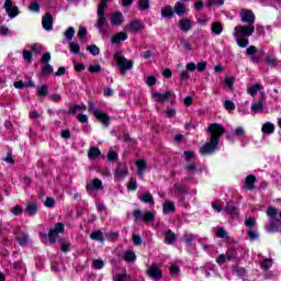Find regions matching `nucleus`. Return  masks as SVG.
Here are the masks:
<instances>
[{
	"label": "nucleus",
	"mask_w": 281,
	"mask_h": 281,
	"mask_svg": "<svg viewBox=\"0 0 281 281\" xmlns=\"http://www.w3.org/2000/svg\"><path fill=\"white\" fill-rule=\"evenodd\" d=\"M36 91H37L38 98H47V95H49V90L47 86H38L36 88Z\"/></svg>",
	"instance_id": "7c9ffc66"
},
{
	"label": "nucleus",
	"mask_w": 281,
	"mask_h": 281,
	"mask_svg": "<svg viewBox=\"0 0 281 281\" xmlns=\"http://www.w3.org/2000/svg\"><path fill=\"white\" fill-rule=\"evenodd\" d=\"M243 23H256V15L251 10L243 9L239 13Z\"/></svg>",
	"instance_id": "9d476101"
},
{
	"label": "nucleus",
	"mask_w": 281,
	"mask_h": 281,
	"mask_svg": "<svg viewBox=\"0 0 281 281\" xmlns=\"http://www.w3.org/2000/svg\"><path fill=\"white\" fill-rule=\"evenodd\" d=\"M225 3V0H209L206 3L207 8H212V5H223Z\"/></svg>",
	"instance_id": "4d7b16f0"
},
{
	"label": "nucleus",
	"mask_w": 281,
	"mask_h": 281,
	"mask_svg": "<svg viewBox=\"0 0 281 281\" xmlns=\"http://www.w3.org/2000/svg\"><path fill=\"white\" fill-rule=\"evenodd\" d=\"M145 82L148 87H155V85H157V78L155 76H149L146 78Z\"/></svg>",
	"instance_id": "6e6d98bb"
},
{
	"label": "nucleus",
	"mask_w": 281,
	"mask_h": 281,
	"mask_svg": "<svg viewBox=\"0 0 281 281\" xmlns=\"http://www.w3.org/2000/svg\"><path fill=\"white\" fill-rule=\"evenodd\" d=\"M179 27L182 32H190L192 30V22L188 19H182L179 22Z\"/></svg>",
	"instance_id": "b1692460"
},
{
	"label": "nucleus",
	"mask_w": 281,
	"mask_h": 281,
	"mask_svg": "<svg viewBox=\"0 0 281 281\" xmlns=\"http://www.w3.org/2000/svg\"><path fill=\"white\" fill-rule=\"evenodd\" d=\"M160 14L162 19H172L175 16V10L171 5H166L161 9Z\"/></svg>",
	"instance_id": "4be33fe9"
},
{
	"label": "nucleus",
	"mask_w": 281,
	"mask_h": 281,
	"mask_svg": "<svg viewBox=\"0 0 281 281\" xmlns=\"http://www.w3.org/2000/svg\"><path fill=\"white\" fill-rule=\"evenodd\" d=\"M128 177V168L119 167L115 171L114 179H126Z\"/></svg>",
	"instance_id": "5701e85b"
},
{
	"label": "nucleus",
	"mask_w": 281,
	"mask_h": 281,
	"mask_svg": "<svg viewBox=\"0 0 281 281\" xmlns=\"http://www.w3.org/2000/svg\"><path fill=\"white\" fill-rule=\"evenodd\" d=\"M99 155H102V151L98 147H90L88 150V158L91 160L98 159Z\"/></svg>",
	"instance_id": "cd10ccee"
},
{
	"label": "nucleus",
	"mask_w": 281,
	"mask_h": 281,
	"mask_svg": "<svg viewBox=\"0 0 281 281\" xmlns=\"http://www.w3.org/2000/svg\"><path fill=\"white\" fill-rule=\"evenodd\" d=\"M11 214H13L14 216H21V214H23V209L20 205H15L11 210Z\"/></svg>",
	"instance_id": "bf43d9fd"
},
{
	"label": "nucleus",
	"mask_w": 281,
	"mask_h": 281,
	"mask_svg": "<svg viewBox=\"0 0 281 281\" xmlns=\"http://www.w3.org/2000/svg\"><path fill=\"white\" fill-rule=\"evenodd\" d=\"M87 50L92 54V56H99L100 55V47H98L95 44L87 46Z\"/></svg>",
	"instance_id": "79ce46f5"
},
{
	"label": "nucleus",
	"mask_w": 281,
	"mask_h": 281,
	"mask_svg": "<svg viewBox=\"0 0 281 281\" xmlns=\"http://www.w3.org/2000/svg\"><path fill=\"white\" fill-rule=\"evenodd\" d=\"M247 235L250 240H258V232L248 229Z\"/></svg>",
	"instance_id": "680f3d73"
},
{
	"label": "nucleus",
	"mask_w": 281,
	"mask_h": 281,
	"mask_svg": "<svg viewBox=\"0 0 281 281\" xmlns=\"http://www.w3.org/2000/svg\"><path fill=\"white\" fill-rule=\"evenodd\" d=\"M147 276L151 278L153 280H160L162 278L164 273L161 272V268L158 265H151L147 269Z\"/></svg>",
	"instance_id": "6e6552de"
},
{
	"label": "nucleus",
	"mask_w": 281,
	"mask_h": 281,
	"mask_svg": "<svg viewBox=\"0 0 281 281\" xmlns=\"http://www.w3.org/2000/svg\"><path fill=\"white\" fill-rule=\"evenodd\" d=\"M16 240L21 245V247H25V245H27V241L30 240V238H29L27 234L19 233Z\"/></svg>",
	"instance_id": "2f4dec72"
},
{
	"label": "nucleus",
	"mask_w": 281,
	"mask_h": 281,
	"mask_svg": "<svg viewBox=\"0 0 281 281\" xmlns=\"http://www.w3.org/2000/svg\"><path fill=\"white\" fill-rule=\"evenodd\" d=\"M69 49L72 54H80V45H78V43L71 42L69 45Z\"/></svg>",
	"instance_id": "864d4df0"
},
{
	"label": "nucleus",
	"mask_w": 281,
	"mask_h": 281,
	"mask_svg": "<svg viewBox=\"0 0 281 281\" xmlns=\"http://www.w3.org/2000/svg\"><path fill=\"white\" fill-rule=\"evenodd\" d=\"M212 207L215 210V212H223V205H221V202L218 201L212 202Z\"/></svg>",
	"instance_id": "0e129e2a"
},
{
	"label": "nucleus",
	"mask_w": 281,
	"mask_h": 281,
	"mask_svg": "<svg viewBox=\"0 0 281 281\" xmlns=\"http://www.w3.org/2000/svg\"><path fill=\"white\" fill-rule=\"evenodd\" d=\"M256 183V176H248L246 178L247 190H254V184Z\"/></svg>",
	"instance_id": "c9c22d12"
},
{
	"label": "nucleus",
	"mask_w": 281,
	"mask_h": 281,
	"mask_svg": "<svg viewBox=\"0 0 281 281\" xmlns=\"http://www.w3.org/2000/svg\"><path fill=\"white\" fill-rule=\"evenodd\" d=\"M104 9L97 10L98 19L94 27H97V30H100V32H102V30H104V25H106V18H104Z\"/></svg>",
	"instance_id": "ddd939ff"
},
{
	"label": "nucleus",
	"mask_w": 281,
	"mask_h": 281,
	"mask_svg": "<svg viewBox=\"0 0 281 281\" xmlns=\"http://www.w3.org/2000/svg\"><path fill=\"white\" fill-rule=\"evenodd\" d=\"M254 32H256V26H254V24L238 25L234 30V36L235 38H248Z\"/></svg>",
	"instance_id": "f03ea898"
},
{
	"label": "nucleus",
	"mask_w": 281,
	"mask_h": 281,
	"mask_svg": "<svg viewBox=\"0 0 281 281\" xmlns=\"http://www.w3.org/2000/svg\"><path fill=\"white\" fill-rule=\"evenodd\" d=\"M88 69L90 74H100V71H102V66H100V64H93Z\"/></svg>",
	"instance_id": "09e8293b"
},
{
	"label": "nucleus",
	"mask_w": 281,
	"mask_h": 281,
	"mask_svg": "<svg viewBox=\"0 0 281 281\" xmlns=\"http://www.w3.org/2000/svg\"><path fill=\"white\" fill-rule=\"evenodd\" d=\"M177 240V235L172 231H167L165 233V243L167 245H172Z\"/></svg>",
	"instance_id": "c756f323"
},
{
	"label": "nucleus",
	"mask_w": 281,
	"mask_h": 281,
	"mask_svg": "<svg viewBox=\"0 0 281 281\" xmlns=\"http://www.w3.org/2000/svg\"><path fill=\"white\" fill-rule=\"evenodd\" d=\"M127 190L135 192V190H137V180L132 178L127 183Z\"/></svg>",
	"instance_id": "8fccbe9b"
},
{
	"label": "nucleus",
	"mask_w": 281,
	"mask_h": 281,
	"mask_svg": "<svg viewBox=\"0 0 281 281\" xmlns=\"http://www.w3.org/2000/svg\"><path fill=\"white\" fill-rule=\"evenodd\" d=\"M65 232V224L57 223L53 228L49 229L48 240L49 243H56V238H58V234H63Z\"/></svg>",
	"instance_id": "39448f33"
},
{
	"label": "nucleus",
	"mask_w": 281,
	"mask_h": 281,
	"mask_svg": "<svg viewBox=\"0 0 281 281\" xmlns=\"http://www.w3.org/2000/svg\"><path fill=\"white\" fill-rule=\"evenodd\" d=\"M13 87L15 89H24V87H34V81L30 80L27 83H24L23 81H15L13 83Z\"/></svg>",
	"instance_id": "72a5a7b5"
},
{
	"label": "nucleus",
	"mask_w": 281,
	"mask_h": 281,
	"mask_svg": "<svg viewBox=\"0 0 281 281\" xmlns=\"http://www.w3.org/2000/svg\"><path fill=\"white\" fill-rule=\"evenodd\" d=\"M78 111H87V105L85 103H81L79 105H72L70 108V113H72V115H76Z\"/></svg>",
	"instance_id": "58836bf2"
},
{
	"label": "nucleus",
	"mask_w": 281,
	"mask_h": 281,
	"mask_svg": "<svg viewBox=\"0 0 281 281\" xmlns=\"http://www.w3.org/2000/svg\"><path fill=\"white\" fill-rule=\"evenodd\" d=\"M170 91H167L166 93H159V92H153L151 98L155 102H166L167 100H170Z\"/></svg>",
	"instance_id": "a211bd4d"
},
{
	"label": "nucleus",
	"mask_w": 281,
	"mask_h": 281,
	"mask_svg": "<svg viewBox=\"0 0 281 281\" xmlns=\"http://www.w3.org/2000/svg\"><path fill=\"white\" fill-rule=\"evenodd\" d=\"M89 111L90 113H93L94 117H97L99 122H102L103 126H109V124H111V117L106 113L100 112L93 106H91Z\"/></svg>",
	"instance_id": "0eeeda50"
},
{
	"label": "nucleus",
	"mask_w": 281,
	"mask_h": 281,
	"mask_svg": "<svg viewBox=\"0 0 281 281\" xmlns=\"http://www.w3.org/2000/svg\"><path fill=\"white\" fill-rule=\"evenodd\" d=\"M224 109H225L226 111H235V110H236V104H235L234 101H232V100H226V101L224 102Z\"/></svg>",
	"instance_id": "a18cd8bd"
},
{
	"label": "nucleus",
	"mask_w": 281,
	"mask_h": 281,
	"mask_svg": "<svg viewBox=\"0 0 281 281\" xmlns=\"http://www.w3.org/2000/svg\"><path fill=\"white\" fill-rule=\"evenodd\" d=\"M225 86L228 87V89H234V78L232 77H226L224 79Z\"/></svg>",
	"instance_id": "e2e57ef3"
},
{
	"label": "nucleus",
	"mask_w": 281,
	"mask_h": 281,
	"mask_svg": "<svg viewBox=\"0 0 281 281\" xmlns=\"http://www.w3.org/2000/svg\"><path fill=\"white\" fill-rule=\"evenodd\" d=\"M42 25L46 32H52L54 30V18H52V14L46 13L42 19Z\"/></svg>",
	"instance_id": "4468645a"
},
{
	"label": "nucleus",
	"mask_w": 281,
	"mask_h": 281,
	"mask_svg": "<svg viewBox=\"0 0 281 281\" xmlns=\"http://www.w3.org/2000/svg\"><path fill=\"white\" fill-rule=\"evenodd\" d=\"M267 104V93L265 91H261V98L258 101H255L250 109L254 113H260V111L265 110V105Z\"/></svg>",
	"instance_id": "423d86ee"
},
{
	"label": "nucleus",
	"mask_w": 281,
	"mask_h": 281,
	"mask_svg": "<svg viewBox=\"0 0 281 281\" xmlns=\"http://www.w3.org/2000/svg\"><path fill=\"white\" fill-rule=\"evenodd\" d=\"M102 180L94 178L87 184V192L91 194V192H98L100 190H103Z\"/></svg>",
	"instance_id": "9b49d317"
},
{
	"label": "nucleus",
	"mask_w": 281,
	"mask_h": 281,
	"mask_svg": "<svg viewBox=\"0 0 281 281\" xmlns=\"http://www.w3.org/2000/svg\"><path fill=\"white\" fill-rule=\"evenodd\" d=\"M138 199L143 203H147V205H155V199L153 198V194L148 191L143 194H139Z\"/></svg>",
	"instance_id": "aec40b11"
},
{
	"label": "nucleus",
	"mask_w": 281,
	"mask_h": 281,
	"mask_svg": "<svg viewBox=\"0 0 281 281\" xmlns=\"http://www.w3.org/2000/svg\"><path fill=\"white\" fill-rule=\"evenodd\" d=\"M136 168H137V175L140 179H144V172L148 170V165L146 164V160L138 159L136 160Z\"/></svg>",
	"instance_id": "f3484780"
},
{
	"label": "nucleus",
	"mask_w": 281,
	"mask_h": 281,
	"mask_svg": "<svg viewBox=\"0 0 281 281\" xmlns=\"http://www.w3.org/2000/svg\"><path fill=\"white\" fill-rule=\"evenodd\" d=\"M75 35L76 30L74 29V26L68 27L67 31L64 33V36H66V41H72Z\"/></svg>",
	"instance_id": "4c0bfd02"
},
{
	"label": "nucleus",
	"mask_w": 281,
	"mask_h": 281,
	"mask_svg": "<svg viewBox=\"0 0 281 281\" xmlns=\"http://www.w3.org/2000/svg\"><path fill=\"white\" fill-rule=\"evenodd\" d=\"M102 231L93 232L90 236L92 240H99V243H104V237Z\"/></svg>",
	"instance_id": "e433bc0d"
},
{
	"label": "nucleus",
	"mask_w": 281,
	"mask_h": 281,
	"mask_svg": "<svg viewBox=\"0 0 281 281\" xmlns=\"http://www.w3.org/2000/svg\"><path fill=\"white\" fill-rule=\"evenodd\" d=\"M266 63L270 67H278V58L276 56H268L266 58Z\"/></svg>",
	"instance_id": "37998d69"
},
{
	"label": "nucleus",
	"mask_w": 281,
	"mask_h": 281,
	"mask_svg": "<svg viewBox=\"0 0 281 281\" xmlns=\"http://www.w3.org/2000/svg\"><path fill=\"white\" fill-rule=\"evenodd\" d=\"M114 58L121 74H126L128 69H133V61L126 59L122 53H115Z\"/></svg>",
	"instance_id": "7ed1b4c3"
},
{
	"label": "nucleus",
	"mask_w": 281,
	"mask_h": 281,
	"mask_svg": "<svg viewBox=\"0 0 281 281\" xmlns=\"http://www.w3.org/2000/svg\"><path fill=\"white\" fill-rule=\"evenodd\" d=\"M272 266H273V259H265L261 263V269H263V271H267L271 269Z\"/></svg>",
	"instance_id": "c03bdc74"
},
{
	"label": "nucleus",
	"mask_w": 281,
	"mask_h": 281,
	"mask_svg": "<svg viewBox=\"0 0 281 281\" xmlns=\"http://www.w3.org/2000/svg\"><path fill=\"white\" fill-rule=\"evenodd\" d=\"M278 214H280V212L273 206L269 207L267 211V216H269V218L272 221H276V216H278Z\"/></svg>",
	"instance_id": "ea45409f"
},
{
	"label": "nucleus",
	"mask_w": 281,
	"mask_h": 281,
	"mask_svg": "<svg viewBox=\"0 0 281 281\" xmlns=\"http://www.w3.org/2000/svg\"><path fill=\"white\" fill-rule=\"evenodd\" d=\"M77 36L79 41H85V38L87 37V27L80 26Z\"/></svg>",
	"instance_id": "de8ad7c7"
},
{
	"label": "nucleus",
	"mask_w": 281,
	"mask_h": 281,
	"mask_svg": "<svg viewBox=\"0 0 281 281\" xmlns=\"http://www.w3.org/2000/svg\"><path fill=\"white\" fill-rule=\"evenodd\" d=\"M180 46L182 47V49L184 52H192V44H190V42H188V40H182L180 42Z\"/></svg>",
	"instance_id": "49530a36"
},
{
	"label": "nucleus",
	"mask_w": 281,
	"mask_h": 281,
	"mask_svg": "<svg viewBox=\"0 0 281 281\" xmlns=\"http://www.w3.org/2000/svg\"><path fill=\"white\" fill-rule=\"evenodd\" d=\"M209 133H211V140L200 148L201 155H212L216 150L221 135L225 133V127L221 124L213 123L209 126Z\"/></svg>",
	"instance_id": "f257e3e1"
},
{
	"label": "nucleus",
	"mask_w": 281,
	"mask_h": 281,
	"mask_svg": "<svg viewBox=\"0 0 281 281\" xmlns=\"http://www.w3.org/2000/svg\"><path fill=\"white\" fill-rule=\"evenodd\" d=\"M235 38L239 47H247V45H249V40L245 37H235Z\"/></svg>",
	"instance_id": "3c124183"
},
{
	"label": "nucleus",
	"mask_w": 281,
	"mask_h": 281,
	"mask_svg": "<svg viewBox=\"0 0 281 281\" xmlns=\"http://www.w3.org/2000/svg\"><path fill=\"white\" fill-rule=\"evenodd\" d=\"M92 267L94 269H103L104 268V261L102 259H94L92 261Z\"/></svg>",
	"instance_id": "5fc2aeb1"
},
{
	"label": "nucleus",
	"mask_w": 281,
	"mask_h": 281,
	"mask_svg": "<svg viewBox=\"0 0 281 281\" xmlns=\"http://www.w3.org/2000/svg\"><path fill=\"white\" fill-rule=\"evenodd\" d=\"M128 40V33L121 31L119 33H116L115 35L112 36L111 38V43L113 45H120V43L127 41Z\"/></svg>",
	"instance_id": "2eb2a0df"
},
{
	"label": "nucleus",
	"mask_w": 281,
	"mask_h": 281,
	"mask_svg": "<svg viewBox=\"0 0 281 281\" xmlns=\"http://www.w3.org/2000/svg\"><path fill=\"white\" fill-rule=\"evenodd\" d=\"M124 30H128L130 32H133V34H137L144 30V24H142V21L139 20H134L125 25Z\"/></svg>",
	"instance_id": "f8f14e48"
},
{
	"label": "nucleus",
	"mask_w": 281,
	"mask_h": 281,
	"mask_svg": "<svg viewBox=\"0 0 281 281\" xmlns=\"http://www.w3.org/2000/svg\"><path fill=\"white\" fill-rule=\"evenodd\" d=\"M4 10L11 19L19 16V8L12 3V0L4 1Z\"/></svg>",
	"instance_id": "1a4fd4ad"
},
{
	"label": "nucleus",
	"mask_w": 281,
	"mask_h": 281,
	"mask_svg": "<svg viewBox=\"0 0 281 281\" xmlns=\"http://www.w3.org/2000/svg\"><path fill=\"white\" fill-rule=\"evenodd\" d=\"M110 21L112 25H122V23H124V15L122 14V12H114L111 14Z\"/></svg>",
	"instance_id": "6ab92c4d"
},
{
	"label": "nucleus",
	"mask_w": 281,
	"mask_h": 281,
	"mask_svg": "<svg viewBox=\"0 0 281 281\" xmlns=\"http://www.w3.org/2000/svg\"><path fill=\"white\" fill-rule=\"evenodd\" d=\"M212 34H215V36H218L223 33V23L221 22H213L211 25Z\"/></svg>",
	"instance_id": "393cba45"
},
{
	"label": "nucleus",
	"mask_w": 281,
	"mask_h": 281,
	"mask_svg": "<svg viewBox=\"0 0 281 281\" xmlns=\"http://www.w3.org/2000/svg\"><path fill=\"white\" fill-rule=\"evenodd\" d=\"M246 227H256V218L249 217L245 221Z\"/></svg>",
	"instance_id": "69168bd1"
},
{
	"label": "nucleus",
	"mask_w": 281,
	"mask_h": 281,
	"mask_svg": "<svg viewBox=\"0 0 281 281\" xmlns=\"http://www.w3.org/2000/svg\"><path fill=\"white\" fill-rule=\"evenodd\" d=\"M155 216H157V212L155 211H142L136 210L134 211V217L136 221H143V223H153L155 221Z\"/></svg>",
	"instance_id": "20e7f679"
},
{
	"label": "nucleus",
	"mask_w": 281,
	"mask_h": 281,
	"mask_svg": "<svg viewBox=\"0 0 281 281\" xmlns=\"http://www.w3.org/2000/svg\"><path fill=\"white\" fill-rule=\"evenodd\" d=\"M176 14H178V16H183V14H186V12H188V10L186 9V4L181 3V2H177L175 4L173 8Z\"/></svg>",
	"instance_id": "c85d7f7f"
},
{
	"label": "nucleus",
	"mask_w": 281,
	"mask_h": 281,
	"mask_svg": "<svg viewBox=\"0 0 281 281\" xmlns=\"http://www.w3.org/2000/svg\"><path fill=\"white\" fill-rule=\"evenodd\" d=\"M261 131L265 135H271V133L276 131V125L271 122H267L262 125Z\"/></svg>",
	"instance_id": "bb28decb"
},
{
	"label": "nucleus",
	"mask_w": 281,
	"mask_h": 281,
	"mask_svg": "<svg viewBox=\"0 0 281 281\" xmlns=\"http://www.w3.org/2000/svg\"><path fill=\"white\" fill-rule=\"evenodd\" d=\"M215 236H217V238H227V231L220 227L216 229Z\"/></svg>",
	"instance_id": "13d9d810"
},
{
	"label": "nucleus",
	"mask_w": 281,
	"mask_h": 281,
	"mask_svg": "<svg viewBox=\"0 0 281 281\" xmlns=\"http://www.w3.org/2000/svg\"><path fill=\"white\" fill-rule=\"evenodd\" d=\"M26 214H29V216H34V214H36V212H38V206H36L35 203H30L26 209H25Z\"/></svg>",
	"instance_id": "473e14b6"
},
{
	"label": "nucleus",
	"mask_w": 281,
	"mask_h": 281,
	"mask_svg": "<svg viewBox=\"0 0 281 281\" xmlns=\"http://www.w3.org/2000/svg\"><path fill=\"white\" fill-rule=\"evenodd\" d=\"M150 8V2L148 0H139L138 2V9L140 12H146Z\"/></svg>",
	"instance_id": "a19ab883"
},
{
	"label": "nucleus",
	"mask_w": 281,
	"mask_h": 281,
	"mask_svg": "<svg viewBox=\"0 0 281 281\" xmlns=\"http://www.w3.org/2000/svg\"><path fill=\"white\" fill-rule=\"evenodd\" d=\"M258 91L260 92V95H262V91H265V89L262 88V85L260 83H257L248 88V93L249 95H251V98H254V95H256Z\"/></svg>",
	"instance_id": "a878e982"
},
{
	"label": "nucleus",
	"mask_w": 281,
	"mask_h": 281,
	"mask_svg": "<svg viewBox=\"0 0 281 281\" xmlns=\"http://www.w3.org/2000/svg\"><path fill=\"white\" fill-rule=\"evenodd\" d=\"M45 205L46 207H54V205H56V201L53 198H46Z\"/></svg>",
	"instance_id": "774afa93"
},
{
	"label": "nucleus",
	"mask_w": 281,
	"mask_h": 281,
	"mask_svg": "<svg viewBox=\"0 0 281 281\" xmlns=\"http://www.w3.org/2000/svg\"><path fill=\"white\" fill-rule=\"evenodd\" d=\"M176 211H177V207L171 201H165V203L162 204L164 214H175Z\"/></svg>",
	"instance_id": "412c9836"
},
{
	"label": "nucleus",
	"mask_w": 281,
	"mask_h": 281,
	"mask_svg": "<svg viewBox=\"0 0 281 281\" xmlns=\"http://www.w3.org/2000/svg\"><path fill=\"white\" fill-rule=\"evenodd\" d=\"M114 281H130L131 277H128V274L126 273H122V274H116L113 278Z\"/></svg>",
	"instance_id": "603ef678"
},
{
	"label": "nucleus",
	"mask_w": 281,
	"mask_h": 281,
	"mask_svg": "<svg viewBox=\"0 0 281 281\" xmlns=\"http://www.w3.org/2000/svg\"><path fill=\"white\" fill-rule=\"evenodd\" d=\"M225 212H228V214H238L236 212V207H234V204L232 202L227 203Z\"/></svg>",
	"instance_id": "052dcab7"
},
{
	"label": "nucleus",
	"mask_w": 281,
	"mask_h": 281,
	"mask_svg": "<svg viewBox=\"0 0 281 281\" xmlns=\"http://www.w3.org/2000/svg\"><path fill=\"white\" fill-rule=\"evenodd\" d=\"M279 229L280 228L278 226H276L273 223L266 225V231H268V232H279Z\"/></svg>",
	"instance_id": "338daca9"
},
{
	"label": "nucleus",
	"mask_w": 281,
	"mask_h": 281,
	"mask_svg": "<svg viewBox=\"0 0 281 281\" xmlns=\"http://www.w3.org/2000/svg\"><path fill=\"white\" fill-rule=\"evenodd\" d=\"M232 260H234V252L229 250L226 251V254H221L216 257L217 265H225L226 262H229Z\"/></svg>",
	"instance_id": "dca6fc26"
},
{
	"label": "nucleus",
	"mask_w": 281,
	"mask_h": 281,
	"mask_svg": "<svg viewBox=\"0 0 281 281\" xmlns=\"http://www.w3.org/2000/svg\"><path fill=\"white\" fill-rule=\"evenodd\" d=\"M137 259V256H135V252L131 251V250H127L125 254H124V260L126 262H135V260Z\"/></svg>",
	"instance_id": "f704fd0d"
}]
</instances>
